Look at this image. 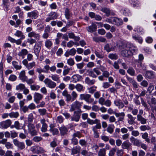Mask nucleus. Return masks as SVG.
Masks as SVG:
<instances>
[{"mask_svg": "<svg viewBox=\"0 0 156 156\" xmlns=\"http://www.w3.org/2000/svg\"><path fill=\"white\" fill-rule=\"evenodd\" d=\"M122 48L121 54L125 57L131 55L138 51L136 47L129 42H125L122 44Z\"/></svg>", "mask_w": 156, "mask_h": 156, "instance_id": "f257e3e1", "label": "nucleus"}, {"mask_svg": "<svg viewBox=\"0 0 156 156\" xmlns=\"http://www.w3.org/2000/svg\"><path fill=\"white\" fill-rule=\"evenodd\" d=\"M81 100H84L88 103H91L94 101V99L91 98V95L89 94H81L80 95Z\"/></svg>", "mask_w": 156, "mask_h": 156, "instance_id": "f03ea898", "label": "nucleus"}, {"mask_svg": "<svg viewBox=\"0 0 156 156\" xmlns=\"http://www.w3.org/2000/svg\"><path fill=\"white\" fill-rule=\"evenodd\" d=\"M43 82L46 86L50 89L54 88L56 86V83L48 78H45Z\"/></svg>", "mask_w": 156, "mask_h": 156, "instance_id": "7ed1b4c3", "label": "nucleus"}, {"mask_svg": "<svg viewBox=\"0 0 156 156\" xmlns=\"http://www.w3.org/2000/svg\"><path fill=\"white\" fill-rule=\"evenodd\" d=\"M41 41H38L35 44L34 49V52L37 57L39 55V53L41 49L42 43Z\"/></svg>", "mask_w": 156, "mask_h": 156, "instance_id": "20e7f679", "label": "nucleus"}, {"mask_svg": "<svg viewBox=\"0 0 156 156\" xmlns=\"http://www.w3.org/2000/svg\"><path fill=\"white\" fill-rule=\"evenodd\" d=\"M28 133L31 136H34L37 134V131L35 129V126L33 124L29 123L27 125Z\"/></svg>", "mask_w": 156, "mask_h": 156, "instance_id": "39448f33", "label": "nucleus"}, {"mask_svg": "<svg viewBox=\"0 0 156 156\" xmlns=\"http://www.w3.org/2000/svg\"><path fill=\"white\" fill-rule=\"evenodd\" d=\"M83 102H80L78 101L74 102L71 105V108L70 109L71 111H73L76 109L80 110V108L82 106Z\"/></svg>", "mask_w": 156, "mask_h": 156, "instance_id": "423d86ee", "label": "nucleus"}, {"mask_svg": "<svg viewBox=\"0 0 156 156\" xmlns=\"http://www.w3.org/2000/svg\"><path fill=\"white\" fill-rule=\"evenodd\" d=\"M11 123V121L10 119L2 121L0 122V128L4 129H7L10 126Z\"/></svg>", "mask_w": 156, "mask_h": 156, "instance_id": "0eeeda50", "label": "nucleus"}, {"mask_svg": "<svg viewBox=\"0 0 156 156\" xmlns=\"http://www.w3.org/2000/svg\"><path fill=\"white\" fill-rule=\"evenodd\" d=\"M13 142L14 144L20 150L25 148V145L23 142H20L16 139H13Z\"/></svg>", "mask_w": 156, "mask_h": 156, "instance_id": "6e6552de", "label": "nucleus"}, {"mask_svg": "<svg viewBox=\"0 0 156 156\" xmlns=\"http://www.w3.org/2000/svg\"><path fill=\"white\" fill-rule=\"evenodd\" d=\"M40 122L42 124L41 131L42 132H45L47 131L48 127V124L45 122L46 120L45 119L43 118L40 119Z\"/></svg>", "mask_w": 156, "mask_h": 156, "instance_id": "1a4fd4ad", "label": "nucleus"}, {"mask_svg": "<svg viewBox=\"0 0 156 156\" xmlns=\"http://www.w3.org/2000/svg\"><path fill=\"white\" fill-rule=\"evenodd\" d=\"M38 12L36 10L27 13V17L31 18L32 19H36L38 17Z\"/></svg>", "mask_w": 156, "mask_h": 156, "instance_id": "9d476101", "label": "nucleus"}, {"mask_svg": "<svg viewBox=\"0 0 156 156\" xmlns=\"http://www.w3.org/2000/svg\"><path fill=\"white\" fill-rule=\"evenodd\" d=\"M43 97L42 95L39 93L35 92L34 94V101L36 104H38L40 101L42 99Z\"/></svg>", "mask_w": 156, "mask_h": 156, "instance_id": "9b49d317", "label": "nucleus"}, {"mask_svg": "<svg viewBox=\"0 0 156 156\" xmlns=\"http://www.w3.org/2000/svg\"><path fill=\"white\" fill-rule=\"evenodd\" d=\"M116 46L115 45H112V44H107L104 46V49L107 52H109L111 51H113L115 50L116 49Z\"/></svg>", "mask_w": 156, "mask_h": 156, "instance_id": "f8f14e48", "label": "nucleus"}, {"mask_svg": "<svg viewBox=\"0 0 156 156\" xmlns=\"http://www.w3.org/2000/svg\"><path fill=\"white\" fill-rule=\"evenodd\" d=\"M81 112V110L74 112V115L72 118V120L76 122L78 121L80 117V113Z\"/></svg>", "mask_w": 156, "mask_h": 156, "instance_id": "ddd939ff", "label": "nucleus"}, {"mask_svg": "<svg viewBox=\"0 0 156 156\" xmlns=\"http://www.w3.org/2000/svg\"><path fill=\"white\" fill-rule=\"evenodd\" d=\"M50 67L49 65H46L44 66V69H42L41 67H40L39 68H38L36 69V72L48 73L50 69Z\"/></svg>", "mask_w": 156, "mask_h": 156, "instance_id": "4468645a", "label": "nucleus"}, {"mask_svg": "<svg viewBox=\"0 0 156 156\" xmlns=\"http://www.w3.org/2000/svg\"><path fill=\"white\" fill-rule=\"evenodd\" d=\"M50 129L49 131L50 132L52 133L53 135H57L58 133L59 132L58 129L55 128V125L54 124H51L49 126Z\"/></svg>", "mask_w": 156, "mask_h": 156, "instance_id": "2eb2a0df", "label": "nucleus"}, {"mask_svg": "<svg viewBox=\"0 0 156 156\" xmlns=\"http://www.w3.org/2000/svg\"><path fill=\"white\" fill-rule=\"evenodd\" d=\"M114 104L119 108H122L124 106L123 103L122 101L119 99H117L114 100Z\"/></svg>", "mask_w": 156, "mask_h": 156, "instance_id": "dca6fc26", "label": "nucleus"}, {"mask_svg": "<svg viewBox=\"0 0 156 156\" xmlns=\"http://www.w3.org/2000/svg\"><path fill=\"white\" fill-rule=\"evenodd\" d=\"M147 101L150 107L156 105V99L152 96L147 98Z\"/></svg>", "mask_w": 156, "mask_h": 156, "instance_id": "f3484780", "label": "nucleus"}, {"mask_svg": "<svg viewBox=\"0 0 156 156\" xmlns=\"http://www.w3.org/2000/svg\"><path fill=\"white\" fill-rule=\"evenodd\" d=\"M115 116L117 117H119L118 121H122L124 119V117L125 116V114L124 112L117 113L115 112L114 113Z\"/></svg>", "mask_w": 156, "mask_h": 156, "instance_id": "a211bd4d", "label": "nucleus"}, {"mask_svg": "<svg viewBox=\"0 0 156 156\" xmlns=\"http://www.w3.org/2000/svg\"><path fill=\"white\" fill-rule=\"evenodd\" d=\"M28 53V51L26 49H23L18 53V55L21 57L23 59L24 58Z\"/></svg>", "mask_w": 156, "mask_h": 156, "instance_id": "6ab92c4d", "label": "nucleus"}, {"mask_svg": "<svg viewBox=\"0 0 156 156\" xmlns=\"http://www.w3.org/2000/svg\"><path fill=\"white\" fill-rule=\"evenodd\" d=\"M19 78L23 82H24L27 79V77L25 75V72L24 70L22 71L20 73Z\"/></svg>", "mask_w": 156, "mask_h": 156, "instance_id": "aec40b11", "label": "nucleus"}, {"mask_svg": "<svg viewBox=\"0 0 156 156\" xmlns=\"http://www.w3.org/2000/svg\"><path fill=\"white\" fill-rule=\"evenodd\" d=\"M113 24H114L117 26H119L122 25V20L119 18L115 17H113Z\"/></svg>", "mask_w": 156, "mask_h": 156, "instance_id": "412c9836", "label": "nucleus"}, {"mask_svg": "<svg viewBox=\"0 0 156 156\" xmlns=\"http://www.w3.org/2000/svg\"><path fill=\"white\" fill-rule=\"evenodd\" d=\"M28 36L29 37H34L37 40L39 39L40 37V35L39 34H36L34 31L29 33L28 34Z\"/></svg>", "mask_w": 156, "mask_h": 156, "instance_id": "4be33fe9", "label": "nucleus"}, {"mask_svg": "<svg viewBox=\"0 0 156 156\" xmlns=\"http://www.w3.org/2000/svg\"><path fill=\"white\" fill-rule=\"evenodd\" d=\"M87 30L88 32H92L96 30L97 27L95 23H93L91 25L87 28Z\"/></svg>", "mask_w": 156, "mask_h": 156, "instance_id": "5701e85b", "label": "nucleus"}, {"mask_svg": "<svg viewBox=\"0 0 156 156\" xmlns=\"http://www.w3.org/2000/svg\"><path fill=\"white\" fill-rule=\"evenodd\" d=\"M137 121L140 122L141 124H144L146 123L147 119L143 117L142 116L137 115Z\"/></svg>", "mask_w": 156, "mask_h": 156, "instance_id": "b1692460", "label": "nucleus"}, {"mask_svg": "<svg viewBox=\"0 0 156 156\" xmlns=\"http://www.w3.org/2000/svg\"><path fill=\"white\" fill-rule=\"evenodd\" d=\"M59 130L61 135H65L66 134L68 131L67 128L63 125L61 127L59 128Z\"/></svg>", "mask_w": 156, "mask_h": 156, "instance_id": "393cba45", "label": "nucleus"}, {"mask_svg": "<svg viewBox=\"0 0 156 156\" xmlns=\"http://www.w3.org/2000/svg\"><path fill=\"white\" fill-rule=\"evenodd\" d=\"M49 77H50L52 80L53 81H56L58 83H59L60 82V77L59 76L57 75V74H52L51 76H49Z\"/></svg>", "mask_w": 156, "mask_h": 156, "instance_id": "a878e982", "label": "nucleus"}, {"mask_svg": "<svg viewBox=\"0 0 156 156\" xmlns=\"http://www.w3.org/2000/svg\"><path fill=\"white\" fill-rule=\"evenodd\" d=\"M127 117L128 123L130 125L133 124L134 123L135 118L130 114L127 115Z\"/></svg>", "mask_w": 156, "mask_h": 156, "instance_id": "bb28decb", "label": "nucleus"}, {"mask_svg": "<svg viewBox=\"0 0 156 156\" xmlns=\"http://www.w3.org/2000/svg\"><path fill=\"white\" fill-rule=\"evenodd\" d=\"M145 76L147 78L151 79L154 78V75L152 72L147 71L145 74Z\"/></svg>", "mask_w": 156, "mask_h": 156, "instance_id": "cd10ccee", "label": "nucleus"}, {"mask_svg": "<svg viewBox=\"0 0 156 156\" xmlns=\"http://www.w3.org/2000/svg\"><path fill=\"white\" fill-rule=\"evenodd\" d=\"M14 35L18 37H20L22 39H24L25 37L21 31L17 30L14 34Z\"/></svg>", "mask_w": 156, "mask_h": 156, "instance_id": "c85d7f7f", "label": "nucleus"}, {"mask_svg": "<svg viewBox=\"0 0 156 156\" xmlns=\"http://www.w3.org/2000/svg\"><path fill=\"white\" fill-rule=\"evenodd\" d=\"M80 147L79 146H76L72 149V154H75L79 153L80 151Z\"/></svg>", "mask_w": 156, "mask_h": 156, "instance_id": "c756f323", "label": "nucleus"}, {"mask_svg": "<svg viewBox=\"0 0 156 156\" xmlns=\"http://www.w3.org/2000/svg\"><path fill=\"white\" fill-rule=\"evenodd\" d=\"M106 154V150L105 148L100 149L98 153V156H105Z\"/></svg>", "mask_w": 156, "mask_h": 156, "instance_id": "7c9ffc66", "label": "nucleus"}, {"mask_svg": "<svg viewBox=\"0 0 156 156\" xmlns=\"http://www.w3.org/2000/svg\"><path fill=\"white\" fill-rule=\"evenodd\" d=\"M12 64L14 68L16 70H20L22 68V66L19 65L18 62L16 61H13Z\"/></svg>", "mask_w": 156, "mask_h": 156, "instance_id": "2f4dec72", "label": "nucleus"}, {"mask_svg": "<svg viewBox=\"0 0 156 156\" xmlns=\"http://www.w3.org/2000/svg\"><path fill=\"white\" fill-rule=\"evenodd\" d=\"M85 83L89 85H91L94 83L95 80H90L88 77H87L85 79Z\"/></svg>", "mask_w": 156, "mask_h": 156, "instance_id": "473e14b6", "label": "nucleus"}, {"mask_svg": "<svg viewBox=\"0 0 156 156\" xmlns=\"http://www.w3.org/2000/svg\"><path fill=\"white\" fill-rule=\"evenodd\" d=\"M52 45V42L50 40H47L45 41V46L48 49H50Z\"/></svg>", "mask_w": 156, "mask_h": 156, "instance_id": "72a5a7b5", "label": "nucleus"}, {"mask_svg": "<svg viewBox=\"0 0 156 156\" xmlns=\"http://www.w3.org/2000/svg\"><path fill=\"white\" fill-rule=\"evenodd\" d=\"M133 38L136 41H137L139 43L141 44L143 42V40L141 37H140L138 35H133L132 36Z\"/></svg>", "mask_w": 156, "mask_h": 156, "instance_id": "f704fd0d", "label": "nucleus"}, {"mask_svg": "<svg viewBox=\"0 0 156 156\" xmlns=\"http://www.w3.org/2000/svg\"><path fill=\"white\" fill-rule=\"evenodd\" d=\"M130 145L131 144L129 142L124 141L122 144L121 145L122 148L123 149H128L130 146Z\"/></svg>", "mask_w": 156, "mask_h": 156, "instance_id": "c9c22d12", "label": "nucleus"}, {"mask_svg": "<svg viewBox=\"0 0 156 156\" xmlns=\"http://www.w3.org/2000/svg\"><path fill=\"white\" fill-rule=\"evenodd\" d=\"M19 114L18 112H11L9 113V116L11 118H16L18 117Z\"/></svg>", "mask_w": 156, "mask_h": 156, "instance_id": "e433bc0d", "label": "nucleus"}, {"mask_svg": "<svg viewBox=\"0 0 156 156\" xmlns=\"http://www.w3.org/2000/svg\"><path fill=\"white\" fill-rule=\"evenodd\" d=\"M114 128L115 126L113 124H109L107 128V130L108 132L112 134L113 132Z\"/></svg>", "mask_w": 156, "mask_h": 156, "instance_id": "4c0bfd02", "label": "nucleus"}, {"mask_svg": "<svg viewBox=\"0 0 156 156\" xmlns=\"http://www.w3.org/2000/svg\"><path fill=\"white\" fill-rule=\"evenodd\" d=\"M100 121L97 119H96L94 120L90 119L89 118L87 119V122L90 125H93L99 122Z\"/></svg>", "mask_w": 156, "mask_h": 156, "instance_id": "58836bf2", "label": "nucleus"}, {"mask_svg": "<svg viewBox=\"0 0 156 156\" xmlns=\"http://www.w3.org/2000/svg\"><path fill=\"white\" fill-rule=\"evenodd\" d=\"M73 80L76 82L80 80L82 78V76L79 75H74L72 76Z\"/></svg>", "mask_w": 156, "mask_h": 156, "instance_id": "ea45409f", "label": "nucleus"}, {"mask_svg": "<svg viewBox=\"0 0 156 156\" xmlns=\"http://www.w3.org/2000/svg\"><path fill=\"white\" fill-rule=\"evenodd\" d=\"M108 57L112 60H116L118 59V56L116 53H110L108 55Z\"/></svg>", "mask_w": 156, "mask_h": 156, "instance_id": "a19ab883", "label": "nucleus"}, {"mask_svg": "<svg viewBox=\"0 0 156 156\" xmlns=\"http://www.w3.org/2000/svg\"><path fill=\"white\" fill-rule=\"evenodd\" d=\"M34 149L35 150L37 151V152H36V153H43L44 151V149L41 147L39 146H37L34 147Z\"/></svg>", "mask_w": 156, "mask_h": 156, "instance_id": "79ce46f5", "label": "nucleus"}, {"mask_svg": "<svg viewBox=\"0 0 156 156\" xmlns=\"http://www.w3.org/2000/svg\"><path fill=\"white\" fill-rule=\"evenodd\" d=\"M130 3L133 7L137 6L139 5L140 3L138 0H129Z\"/></svg>", "mask_w": 156, "mask_h": 156, "instance_id": "37998d69", "label": "nucleus"}, {"mask_svg": "<svg viewBox=\"0 0 156 156\" xmlns=\"http://www.w3.org/2000/svg\"><path fill=\"white\" fill-rule=\"evenodd\" d=\"M38 112L41 115H44L47 114V110L45 108L39 109Z\"/></svg>", "mask_w": 156, "mask_h": 156, "instance_id": "c03bdc74", "label": "nucleus"}, {"mask_svg": "<svg viewBox=\"0 0 156 156\" xmlns=\"http://www.w3.org/2000/svg\"><path fill=\"white\" fill-rule=\"evenodd\" d=\"M75 88L79 92L83 91L84 90L83 86L80 84H76L75 86Z\"/></svg>", "mask_w": 156, "mask_h": 156, "instance_id": "a18cd8bd", "label": "nucleus"}, {"mask_svg": "<svg viewBox=\"0 0 156 156\" xmlns=\"http://www.w3.org/2000/svg\"><path fill=\"white\" fill-rule=\"evenodd\" d=\"M25 87L24 84L22 83H20L16 86V89L17 90H23Z\"/></svg>", "mask_w": 156, "mask_h": 156, "instance_id": "49530a36", "label": "nucleus"}, {"mask_svg": "<svg viewBox=\"0 0 156 156\" xmlns=\"http://www.w3.org/2000/svg\"><path fill=\"white\" fill-rule=\"evenodd\" d=\"M48 16H50L53 20L57 19L58 15L56 12H52L48 14Z\"/></svg>", "mask_w": 156, "mask_h": 156, "instance_id": "de8ad7c7", "label": "nucleus"}, {"mask_svg": "<svg viewBox=\"0 0 156 156\" xmlns=\"http://www.w3.org/2000/svg\"><path fill=\"white\" fill-rule=\"evenodd\" d=\"M132 138L133 139V144L137 146H140V145L141 143L139 140L135 139L134 137H132Z\"/></svg>", "mask_w": 156, "mask_h": 156, "instance_id": "09e8293b", "label": "nucleus"}, {"mask_svg": "<svg viewBox=\"0 0 156 156\" xmlns=\"http://www.w3.org/2000/svg\"><path fill=\"white\" fill-rule=\"evenodd\" d=\"M127 72L131 76L135 75V71L134 69L132 67H129L127 70Z\"/></svg>", "mask_w": 156, "mask_h": 156, "instance_id": "8fccbe9b", "label": "nucleus"}, {"mask_svg": "<svg viewBox=\"0 0 156 156\" xmlns=\"http://www.w3.org/2000/svg\"><path fill=\"white\" fill-rule=\"evenodd\" d=\"M116 151V148L115 147L112 148L110 150L108 153V156H115V151Z\"/></svg>", "mask_w": 156, "mask_h": 156, "instance_id": "3c124183", "label": "nucleus"}, {"mask_svg": "<svg viewBox=\"0 0 156 156\" xmlns=\"http://www.w3.org/2000/svg\"><path fill=\"white\" fill-rule=\"evenodd\" d=\"M35 62H34L33 61L31 62L28 63V65L27 66L26 68L30 70L32 69L35 66Z\"/></svg>", "mask_w": 156, "mask_h": 156, "instance_id": "603ef678", "label": "nucleus"}, {"mask_svg": "<svg viewBox=\"0 0 156 156\" xmlns=\"http://www.w3.org/2000/svg\"><path fill=\"white\" fill-rule=\"evenodd\" d=\"M31 89L32 90L37 91L39 90L40 87L39 85H32L30 86Z\"/></svg>", "mask_w": 156, "mask_h": 156, "instance_id": "864d4df0", "label": "nucleus"}, {"mask_svg": "<svg viewBox=\"0 0 156 156\" xmlns=\"http://www.w3.org/2000/svg\"><path fill=\"white\" fill-rule=\"evenodd\" d=\"M101 11L105 13L107 16H108L110 13V10L109 9L106 8H103L101 9Z\"/></svg>", "mask_w": 156, "mask_h": 156, "instance_id": "5fc2aeb1", "label": "nucleus"}, {"mask_svg": "<svg viewBox=\"0 0 156 156\" xmlns=\"http://www.w3.org/2000/svg\"><path fill=\"white\" fill-rule=\"evenodd\" d=\"M97 87L95 86H92L88 89L89 93L93 94L96 90Z\"/></svg>", "mask_w": 156, "mask_h": 156, "instance_id": "6e6d98bb", "label": "nucleus"}, {"mask_svg": "<svg viewBox=\"0 0 156 156\" xmlns=\"http://www.w3.org/2000/svg\"><path fill=\"white\" fill-rule=\"evenodd\" d=\"M10 132V137L12 139H13L17 137L18 133L15 131H11Z\"/></svg>", "mask_w": 156, "mask_h": 156, "instance_id": "4d7b16f0", "label": "nucleus"}, {"mask_svg": "<svg viewBox=\"0 0 156 156\" xmlns=\"http://www.w3.org/2000/svg\"><path fill=\"white\" fill-rule=\"evenodd\" d=\"M42 138L40 136H35L33 139V140L35 142H38L41 140Z\"/></svg>", "mask_w": 156, "mask_h": 156, "instance_id": "13d9d810", "label": "nucleus"}, {"mask_svg": "<svg viewBox=\"0 0 156 156\" xmlns=\"http://www.w3.org/2000/svg\"><path fill=\"white\" fill-rule=\"evenodd\" d=\"M5 147L7 149H12L13 148L12 144L10 142L6 141L5 144Z\"/></svg>", "mask_w": 156, "mask_h": 156, "instance_id": "bf43d9fd", "label": "nucleus"}, {"mask_svg": "<svg viewBox=\"0 0 156 156\" xmlns=\"http://www.w3.org/2000/svg\"><path fill=\"white\" fill-rule=\"evenodd\" d=\"M116 154L117 156H123L124 154V151L122 149H117Z\"/></svg>", "mask_w": 156, "mask_h": 156, "instance_id": "052dcab7", "label": "nucleus"}, {"mask_svg": "<svg viewBox=\"0 0 156 156\" xmlns=\"http://www.w3.org/2000/svg\"><path fill=\"white\" fill-rule=\"evenodd\" d=\"M95 54L96 56L100 58H102L103 57V55L100 52H98L97 50L95 51Z\"/></svg>", "mask_w": 156, "mask_h": 156, "instance_id": "680f3d73", "label": "nucleus"}, {"mask_svg": "<svg viewBox=\"0 0 156 156\" xmlns=\"http://www.w3.org/2000/svg\"><path fill=\"white\" fill-rule=\"evenodd\" d=\"M39 74L38 78L40 81H43L45 78L44 76L41 74L42 72H37Z\"/></svg>", "mask_w": 156, "mask_h": 156, "instance_id": "e2e57ef3", "label": "nucleus"}, {"mask_svg": "<svg viewBox=\"0 0 156 156\" xmlns=\"http://www.w3.org/2000/svg\"><path fill=\"white\" fill-rule=\"evenodd\" d=\"M140 129L142 131H144L147 130H149L150 128L148 126L145 125L141 126L140 127Z\"/></svg>", "mask_w": 156, "mask_h": 156, "instance_id": "0e129e2a", "label": "nucleus"}, {"mask_svg": "<svg viewBox=\"0 0 156 156\" xmlns=\"http://www.w3.org/2000/svg\"><path fill=\"white\" fill-rule=\"evenodd\" d=\"M34 119V116L32 113L30 114L28 117V121L29 122H32Z\"/></svg>", "mask_w": 156, "mask_h": 156, "instance_id": "69168bd1", "label": "nucleus"}, {"mask_svg": "<svg viewBox=\"0 0 156 156\" xmlns=\"http://www.w3.org/2000/svg\"><path fill=\"white\" fill-rule=\"evenodd\" d=\"M16 76L14 75H11L9 78V80L11 81H14L17 79Z\"/></svg>", "mask_w": 156, "mask_h": 156, "instance_id": "338daca9", "label": "nucleus"}, {"mask_svg": "<svg viewBox=\"0 0 156 156\" xmlns=\"http://www.w3.org/2000/svg\"><path fill=\"white\" fill-rule=\"evenodd\" d=\"M112 104L111 101L109 99H107L105 101L104 105H105L106 106L109 107Z\"/></svg>", "mask_w": 156, "mask_h": 156, "instance_id": "774afa93", "label": "nucleus"}]
</instances>
